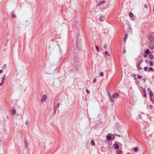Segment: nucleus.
I'll return each mask as SVG.
<instances>
[{
  "label": "nucleus",
  "instance_id": "f257e3e1",
  "mask_svg": "<svg viewBox=\"0 0 154 154\" xmlns=\"http://www.w3.org/2000/svg\"><path fill=\"white\" fill-rule=\"evenodd\" d=\"M107 92L108 94V95L109 96L111 102L113 103L114 102V100L112 99V98L113 99L115 98L116 97H118V96H119V94L116 93H115L112 95V97L109 94V92H108V91H107Z\"/></svg>",
  "mask_w": 154,
  "mask_h": 154
},
{
  "label": "nucleus",
  "instance_id": "f03ea898",
  "mask_svg": "<svg viewBox=\"0 0 154 154\" xmlns=\"http://www.w3.org/2000/svg\"><path fill=\"white\" fill-rule=\"evenodd\" d=\"M79 63H80L79 61V60L78 58H76L75 57L74 60V65L75 67V69H78V67H79Z\"/></svg>",
  "mask_w": 154,
  "mask_h": 154
},
{
  "label": "nucleus",
  "instance_id": "7ed1b4c3",
  "mask_svg": "<svg viewBox=\"0 0 154 154\" xmlns=\"http://www.w3.org/2000/svg\"><path fill=\"white\" fill-rule=\"evenodd\" d=\"M106 2V1L105 0L100 1V2L98 3L97 4V6H100L102 5H103Z\"/></svg>",
  "mask_w": 154,
  "mask_h": 154
},
{
  "label": "nucleus",
  "instance_id": "20e7f679",
  "mask_svg": "<svg viewBox=\"0 0 154 154\" xmlns=\"http://www.w3.org/2000/svg\"><path fill=\"white\" fill-rule=\"evenodd\" d=\"M78 37H77L76 38V46L77 48L78 49V50H79L80 49V48L79 45H80L79 43V42L78 41Z\"/></svg>",
  "mask_w": 154,
  "mask_h": 154
},
{
  "label": "nucleus",
  "instance_id": "39448f33",
  "mask_svg": "<svg viewBox=\"0 0 154 154\" xmlns=\"http://www.w3.org/2000/svg\"><path fill=\"white\" fill-rule=\"evenodd\" d=\"M147 90L149 92V95L150 97H151L153 96V93L149 88H148Z\"/></svg>",
  "mask_w": 154,
  "mask_h": 154
},
{
  "label": "nucleus",
  "instance_id": "423d86ee",
  "mask_svg": "<svg viewBox=\"0 0 154 154\" xmlns=\"http://www.w3.org/2000/svg\"><path fill=\"white\" fill-rule=\"evenodd\" d=\"M47 99V96L45 95H44L42 98L41 99L42 102H44Z\"/></svg>",
  "mask_w": 154,
  "mask_h": 154
},
{
  "label": "nucleus",
  "instance_id": "0eeeda50",
  "mask_svg": "<svg viewBox=\"0 0 154 154\" xmlns=\"http://www.w3.org/2000/svg\"><path fill=\"white\" fill-rule=\"evenodd\" d=\"M122 126H120L119 124H117L116 125V128L118 130H119V131H120V130H121Z\"/></svg>",
  "mask_w": 154,
  "mask_h": 154
},
{
  "label": "nucleus",
  "instance_id": "6e6552de",
  "mask_svg": "<svg viewBox=\"0 0 154 154\" xmlns=\"http://www.w3.org/2000/svg\"><path fill=\"white\" fill-rule=\"evenodd\" d=\"M149 37L151 42L152 43V42H154V37H153L152 35H149Z\"/></svg>",
  "mask_w": 154,
  "mask_h": 154
},
{
  "label": "nucleus",
  "instance_id": "1a4fd4ad",
  "mask_svg": "<svg viewBox=\"0 0 154 154\" xmlns=\"http://www.w3.org/2000/svg\"><path fill=\"white\" fill-rule=\"evenodd\" d=\"M128 36V34H125V36H124V43H125V42H126Z\"/></svg>",
  "mask_w": 154,
  "mask_h": 154
},
{
  "label": "nucleus",
  "instance_id": "9d476101",
  "mask_svg": "<svg viewBox=\"0 0 154 154\" xmlns=\"http://www.w3.org/2000/svg\"><path fill=\"white\" fill-rule=\"evenodd\" d=\"M104 19V17L103 16H101L99 18V20L100 21H103Z\"/></svg>",
  "mask_w": 154,
  "mask_h": 154
},
{
  "label": "nucleus",
  "instance_id": "9b49d317",
  "mask_svg": "<svg viewBox=\"0 0 154 154\" xmlns=\"http://www.w3.org/2000/svg\"><path fill=\"white\" fill-rule=\"evenodd\" d=\"M140 65L139 64H137L136 65L138 69V70H139L142 69V68L140 66Z\"/></svg>",
  "mask_w": 154,
  "mask_h": 154
},
{
  "label": "nucleus",
  "instance_id": "f8f14e48",
  "mask_svg": "<svg viewBox=\"0 0 154 154\" xmlns=\"http://www.w3.org/2000/svg\"><path fill=\"white\" fill-rule=\"evenodd\" d=\"M149 47L151 49H153L154 48V45L152 44L151 42L150 44Z\"/></svg>",
  "mask_w": 154,
  "mask_h": 154
},
{
  "label": "nucleus",
  "instance_id": "ddd939ff",
  "mask_svg": "<svg viewBox=\"0 0 154 154\" xmlns=\"http://www.w3.org/2000/svg\"><path fill=\"white\" fill-rule=\"evenodd\" d=\"M150 53V51L148 49H147L145 51V53L146 54H149Z\"/></svg>",
  "mask_w": 154,
  "mask_h": 154
},
{
  "label": "nucleus",
  "instance_id": "4468645a",
  "mask_svg": "<svg viewBox=\"0 0 154 154\" xmlns=\"http://www.w3.org/2000/svg\"><path fill=\"white\" fill-rule=\"evenodd\" d=\"M129 17L131 18H133L134 17L133 14L132 12H130L129 13Z\"/></svg>",
  "mask_w": 154,
  "mask_h": 154
},
{
  "label": "nucleus",
  "instance_id": "2eb2a0df",
  "mask_svg": "<svg viewBox=\"0 0 154 154\" xmlns=\"http://www.w3.org/2000/svg\"><path fill=\"white\" fill-rule=\"evenodd\" d=\"M111 139V137L110 135H106V140H110Z\"/></svg>",
  "mask_w": 154,
  "mask_h": 154
},
{
  "label": "nucleus",
  "instance_id": "dca6fc26",
  "mask_svg": "<svg viewBox=\"0 0 154 154\" xmlns=\"http://www.w3.org/2000/svg\"><path fill=\"white\" fill-rule=\"evenodd\" d=\"M114 147L116 149H118L119 148V146L117 144H116L114 145Z\"/></svg>",
  "mask_w": 154,
  "mask_h": 154
},
{
  "label": "nucleus",
  "instance_id": "f3484780",
  "mask_svg": "<svg viewBox=\"0 0 154 154\" xmlns=\"http://www.w3.org/2000/svg\"><path fill=\"white\" fill-rule=\"evenodd\" d=\"M99 75L100 76L102 77L104 76V73L103 72H100V74H99Z\"/></svg>",
  "mask_w": 154,
  "mask_h": 154
},
{
  "label": "nucleus",
  "instance_id": "a211bd4d",
  "mask_svg": "<svg viewBox=\"0 0 154 154\" xmlns=\"http://www.w3.org/2000/svg\"><path fill=\"white\" fill-rule=\"evenodd\" d=\"M102 124V122L100 121L98 123H97L95 125L96 126H97L99 125H101Z\"/></svg>",
  "mask_w": 154,
  "mask_h": 154
},
{
  "label": "nucleus",
  "instance_id": "6ab92c4d",
  "mask_svg": "<svg viewBox=\"0 0 154 154\" xmlns=\"http://www.w3.org/2000/svg\"><path fill=\"white\" fill-rule=\"evenodd\" d=\"M95 48L98 52L100 51V50H99V47L97 45H96Z\"/></svg>",
  "mask_w": 154,
  "mask_h": 154
},
{
  "label": "nucleus",
  "instance_id": "aec40b11",
  "mask_svg": "<svg viewBox=\"0 0 154 154\" xmlns=\"http://www.w3.org/2000/svg\"><path fill=\"white\" fill-rule=\"evenodd\" d=\"M138 148L137 147H135L134 148V151L135 152H137L138 151Z\"/></svg>",
  "mask_w": 154,
  "mask_h": 154
},
{
  "label": "nucleus",
  "instance_id": "412c9836",
  "mask_svg": "<svg viewBox=\"0 0 154 154\" xmlns=\"http://www.w3.org/2000/svg\"><path fill=\"white\" fill-rule=\"evenodd\" d=\"M149 57L151 59H152L153 58V55L152 54H150L149 56Z\"/></svg>",
  "mask_w": 154,
  "mask_h": 154
},
{
  "label": "nucleus",
  "instance_id": "4be33fe9",
  "mask_svg": "<svg viewBox=\"0 0 154 154\" xmlns=\"http://www.w3.org/2000/svg\"><path fill=\"white\" fill-rule=\"evenodd\" d=\"M143 93H144V97H146V91L145 90H143Z\"/></svg>",
  "mask_w": 154,
  "mask_h": 154
},
{
  "label": "nucleus",
  "instance_id": "5701e85b",
  "mask_svg": "<svg viewBox=\"0 0 154 154\" xmlns=\"http://www.w3.org/2000/svg\"><path fill=\"white\" fill-rule=\"evenodd\" d=\"M91 144L92 145H95V142L93 140H92L91 141Z\"/></svg>",
  "mask_w": 154,
  "mask_h": 154
},
{
  "label": "nucleus",
  "instance_id": "b1692460",
  "mask_svg": "<svg viewBox=\"0 0 154 154\" xmlns=\"http://www.w3.org/2000/svg\"><path fill=\"white\" fill-rule=\"evenodd\" d=\"M137 78L138 79H142V77L141 75H139L137 76Z\"/></svg>",
  "mask_w": 154,
  "mask_h": 154
},
{
  "label": "nucleus",
  "instance_id": "393cba45",
  "mask_svg": "<svg viewBox=\"0 0 154 154\" xmlns=\"http://www.w3.org/2000/svg\"><path fill=\"white\" fill-rule=\"evenodd\" d=\"M13 18H15L16 17V15L14 14H12L11 16Z\"/></svg>",
  "mask_w": 154,
  "mask_h": 154
},
{
  "label": "nucleus",
  "instance_id": "a878e982",
  "mask_svg": "<svg viewBox=\"0 0 154 154\" xmlns=\"http://www.w3.org/2000/svg\"><path fill=\"white\" fill-rule=\"evenodd\" d=\"M12 112L13 115H14L16 112V110L14 109H13Z\"/></svg>",
  "mask_w": 154,
  "mask_h": 154
},
{
  "label": "nucleus",
  "instance_id": "bb28decb",
  "mask_svg": "<svg viewBox=\"0 0 154 154\" xmlns=\"http://www.w3.org/2000/svg\"><path fill=\"white\" fill-rule=\"evenodd\" d=\"M118 154H122V152L121 150H119L118 151Z\"/></svg>",
  "mask_w": 154,
  "mask_h": 154
},
{
  "label": "nucleus",
  "instance_id": "cd10ccee",
  "mask_svg": "<svg viewBox=\"0 0 154 154\" xmlns=\"http://www.w3.org/2000/svg\"><path fill=\"white\" fill-rule=\"evenodd\" d=\"M143 61L142 60H140V61H139V62L138 63H137V64H139L140 65L143 62Z\"/></svg>",
  "mask_w": 154,
  "mask_h": 154
},
{
  "label": "nucleus",
  "instance_id": "c85d7f7f",
  "mask_svg": "<svg viewBox=\"0 0 154 154\" xmlns=\"http://www.w3.org/2000/svg\"><path fill=\"white\" fill-rule=\"evenodd\" d=\"M149 64L151 66H153V65L152 62L151 60L150 61Z\"/></svg>",
  "mask_w": 154,
  "mask_h": 154
},
{
  "label": "nucleus",
  "instance_id": "c756f323",
  "mask_svg": "<svg viewBox=\"0 0 154 154\" xmlns=\"http://www.w3.org/2000/svg\"><path fill=\"white\" fill-rule=\"evenodd\" d=\"M86 92H87V93L88 94H90V91L88 89H86Z\"/></svg>",
  "mask_w": 154,
  "mask_h": 154
},
{
  "label": "nucleus",
  "instance_id": "7c9ffc66",
  "mask_svg": "<svg viewBox=\"0 0 154 154\" xmlns=\"http://www.w3.org/2000/svg\"><path fill=\"white\" fill-rule=\"evenodd\" d=\"M25 124L26 125H28L29 124V121L27 120H26L25 122Z\"/></svg>",
  "mask_w": 154,
  "mask_h": 154
},
{
  "label": "nucleus",
  "instance_id": "2f4dec72",
  "mask_svg": "<svg viewBox=\"0 0 154 154\" xmlns=\"http://www.w3.org/2000/svg\"><path fill=\"white\" fill-rule=\"evenodd\" d=\"M148 68L147 66H145L144 68V70L146 71L148 69Z\"/></svg>",
  "mask_w": 154,
  "mask_h": 154
},
{
  "label": "nucleus",
  "instance_id": "473e14b6",
  "mask_svg": "<svg viewBox=\"0 0 154 154\" xmlns=\"http://www.w3.org/2000/svg\"><path fill=\"white\" fill-rule=\"evenodd\" d=\"M60 103H58L57 104V106L56 108V109H57L59 108V105H60Z\"/></svg>",
  "mask_w": 154,
  "mask_h": 154
},
{
  "label": "nucleus",
  "instance_id": "72a5a7b5",
  "mask_svg": "<svg viewBox=\"0 0 154 154\" xmlns=\"http://www.w3.org/2000/svg\"><path fill=\"white\" fill-rule=\"evenodd\" d=\"M6 64H4L2 66V68L3 69H5L6 68Z\"/></svg>",
  "mask_w": 154,
  "mask_h": 154
},
{
  "label": "nucleus",
  "instance_id": "f704fd0d",
  "mask_svg": "<svg viewBox=\"0 0 154 154\" xmlns=\"http://www.w3.org/2000/svg\"><path fill=\"white\" fill-rule=\"evenodd\" d=\"M144 7L145 8H148V5L146 4H144Z\"/></svg>",
  "mask_w": 154,
  "mask_h": 154
},
{
  "label": "nucleus",
  "instance_id": "c9c22d12",
  "mask_svg": "<svg viewBox=\"0 0 154 154\" xmlns=\"http://www.w3.org/2000/svg\"><path fill=\"white\" fill-rule=\"evenodd\" d=\"M149 70L150 71H153V69L152 68V67H149Z\"/></svg>",
  "mask_w": 154,
  "mask_h": 154
},
{
  "label": "nucleus",
  "instance_id": "e433bc0d",
  "mask_svg": "<svg viewBox=\"0 0 154 154\" xmlns=\"http://www.w3.org/2000/svg\"><path fill=\"white\" fill-rule=\"evenodd\" d=\"M5 76H6V75L5 74L3 76V77H2V79H3V80H5Z\"/></svg>",
  "mask_w": 154,
  "mask_h": 154
},
{
  "label": "nucleus",
  "instance_id": "4c0bfd02",
  "mask_svg": "<svg viewBox=\"0 0 154 154\" xmlns=\"http://www.w3.org/2000/svg\"><path fill=\"white\" fill-rule=\"evenodd\" d=\"M96 79H94L93 80V83H95L96 82Z\"/></svg>",
  "mask_w": 154,
  "mask_h": 154
},
{
  "label": "nucleus",
  "instance_id": "58836bf2",
  "mask_svg": "<svg viewBox=\"0 0 154 154\" xmlns=\"http://www.w3.org/2000/svg\"><path fill=\"white\" fill-rule=\"evenodd\" d=\"M149 108L151 109H152V108H153V106L152 105H149Z\"/></svg>",
  "mask_w": 154,
  "mask_h": 154
},
{
  "label": "nucleus",
  "instance_id": "ea45409f",
  "mask_svg": "<svg viewBox=\"0 0 154 154\" xmlns=\"http://www.w3.org/2000/svg\"><path fill=\"white\" fill-rule=\"evenodd\" d=\"M56 109H57L55 108V109L54 110V114H55L56 113Z\"/></svg>",
  "mask_w": 154,
  "mask_h": 154
},
{
  "label": "nucleus",
  "instance_id": "a19ab883",
  "mask_svg": "<svg viewBox=\"0 0 154 154\" xmlns=\"http://www.w3.org/2000/svg\"><path fill=\"white\" fill-rule=\"evenodd\" d=\"M106 56L107 55H108V56H110V54H108V52H107V51H106Z\"/></svg>",
  "mask_w": 154,
  "mask_h": 154
},
{
  "label": "nucleus",
  "instance_id": "79ce46f5",
  "mask_svg": "<svg viewBox=\"0 0 154 154\" xmlns=\"http://www.w3.org/2000/svg\"><path fill=\"white\" fill-rule=\"evenodd\" d=\"M144 58H146L147 57V55H146V54H144Z\"/></svg>",
  "mask_w": 154,
  "mask_h": 154
},
{
  "label": "nucleus",
  "instance_id": "37998d69",
  "mask_svg": "<svg viewBox=\"0 0 154 154\" xmlns=\"http://www.w3.org/2000/svg\"><path fill=\"white\" fill-rule=\"evenodd\" d=\"M3 70L2 69H0V73H1L2 72H3Z\"/></svg>",
  "mask_w": 154,
  "mask_h": 154
},
{
  "label": "nucleus",
  "instance_id": "c03bdc74",
  "mask_svg": "<svg viewBox=\"0 0 154 154\" xmlns=\"http://www.w3.org/2000/svg\"><path fill=\"white\" fill-rule=\"evenodd\" d=\"M104 56H106V51H104Z\"/></svg>",
  "mask_w": 154,
  "mask_h": 154
},
{
  "label": "nucleus",
  "instance_id": "a18cd8bd",
  "mask_svg": "<svg viewBox=\"0 0 154 154\" xmlns=\"http://www.w3.org/2000/svg\"><path fill=\"white\" fill-rule=\"evenodd\" d=\"M103 48H104V49H106V44L104 45L103 46Z\"/></svg>",
  "mask_w": 154,
  "mask_h": 154
},
{
  "label": "nucleus",
  "instance_id": "49530a36",
  "mask_svg": "<svg viewBox=\"0 0 154 154\" xmlns=\"http://www.w3.org/2000/svg\"><path fill=\"white\" fill-rule=\"evenodd\" d=\"M4 80H3V79H2V80L1 82H2V83H3H3H4Z\"/></svg>",
  "mask_w": 154,
  "mask_h": 154
},
{
  "label": "nucleus",
  "instance_id": "de8ad7c7",
  "mask_svg": "<svg viewBox=\"0 0 154 154\" xmlns=\"http://www.w3.org/2000/svg\"><path fill=\"white\" fill-rule=\"evenodd\" d=\"M108 135H117L116 134H110V133H109V134Z\"/></svg>",
  "mask_w": 154,
  "mask_h": 154
},
{
  "label": "nucleus",
  "instance_id": "09e8293b",
  "mask_svg": "<svg viewBox=\"0 0 154 154\" xmlns=\"http://www.w3.org/2000/svg\"><path fill=\"white\" fill-rule=\"evenodd\" d=\"M3 84V83H2L1 82L0 83V86H2Z\"/></svg>",
  "mask_w": 154,
  "mask_h": 154
},
{
  "label": "nucleus",
  "instance_id": "8fccbe9b",
  "mask_svg": "<svg viewBox=\"0 0 154 154\" xmlns=\"http://www.w3.org/2000/svg\"><path fill=\"white\" fill-rule=\"evenodd\" d=\"M123 52L124 53H125V52H126V51H125V49H124V51H123Z\"/></svg>",
  "mask_w": 154,
  "mask_h": 154
},
{
  "label": "nucleus",
  "instance_id": "3c124183",
  "mask_svg": "<svg viewBox=\"0 0 154 154\" xmlns=\"http://www.w3.org/2000/svg\"><path fill=\"white\" fill-rule=\"evenodd\" d=\"M145 62H146H146H148V60H146Z\"/></svg>",
  "mask_w": 154,
  "mask_h": 154
},
{
  "label": "nucleus",
  "instance_id": "603ef678",
  "mask_svg": "<svg viewBox=\"0 0 154 154\" xmlns=\"http://www.w3.org/2000/svg\"><path fill=\"white\" fill-rule=\"evenodd\" d=\"M153 12L154 13V6L153 7Z\"/></svg>",
  "mask_w": 154,
  "mask_h": 154
},
{
  "label": "nucleus",
  "instance_id": "864d4df0",
  "mask_svg": "<svg viewBox=\"0 0 154 154\" xmlns=\"http://www.w3.org/2000/svg\"><path fill=\"white\" fill-rule=\"evenodd\" d=\"M150 100H152V99L151 98V97H150Z\"/></svg>",
  "mask_w": 154,
  "mask_h": 154
},
{
  "label": "nucleus",
  "instance_id": "5fc2aeb1",
  "mask_svg": "<svg viewBox=\"0 0 154 154\" xmlns=\"http://www.w3.org/2000/svg\"><path fill=\"white\" fill-rule=\"evenodd\" d=\"M143 81H144V82H145V79H143Z\"/></svg>",
  "mask_w": 154,
  "mask_h": 154
},
{
  "label": "nucleus",
  "instance_id": "6e6d98bb",
  "mask_svg": "<svg viewBox=\"0 0 154 154\" xmlns=\"http://www.w3.org/2000/svg\"><path fill=\"white\" fill-rule=\"evenodd\" d=\"M7 119H8V116H7Z\"/></svg>",
  "mask_w": 154,
  "mask_h": 154
},
{
  "label": "nucleus",
  "instance_id": "4d7b16f0",
  "mask_svg": "<svg viewBox=\"0 0 154 154\" xmlns=\"http://www.w3.org/2000/svg\"><path fill=\"white\" fill-rule=\"evenodd\" d=\"M127 154H130V153H127Z\"/></svg>",
  "mask_w": 154,
  "mask_h": 154
},
{
  "label": "nucleus",
  "instance_id": "13d9d810",
  "mask_svg": "<svg viewBox=\"0 0 154 154\" xmlns=\"http://www.w3.org/2000/svg\"><path fill=\"white\" fill-rule=\"evenodd\" d=\"M57 67H56V69H55V70L56 69H57Z\"/></svg>",
  "mask_w": 154,
  "mask_h": 154
},
{
  "label": "nucleus",
  "instance_id": "bf43d9fd",
  "mask_svg": "<svg viewBox=\"0 0 154 154\" xmlns=\"http://www.w3.org/2000/svg\"><path fill=\"white\" fill-rule=\"evenodd\" d=\"M119 137H120V135H118Z\"/></svg>",
  "mask_w": 154,
  "mask_h": 154
},
{
  "label": "nucleus",
  "instance_id": "052dcab7",
  "mask_svg": "<svg viewBox=\"0 0 154 154\" xmlns=\"http://www.w3.org/2000/svg\"><path fill=\"white\" fill-rule=\"evenodd\" d=\"M1 140H0V142H1Z\"/></svg>",
  "mask_w": 154,
  "mask_h": 154
}]
</instances>
